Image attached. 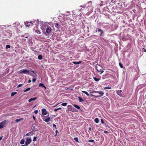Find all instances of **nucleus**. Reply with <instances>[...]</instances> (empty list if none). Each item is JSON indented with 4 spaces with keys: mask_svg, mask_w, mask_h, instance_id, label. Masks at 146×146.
Here are the masks:
<instances>
[{
    "mask_svg": "<svg viewBox=\"0 0 146 146\" xmlns=\"http://www.w3.org/2000/svg\"><path fill=\"white\" fill-rule=\"evenodd\" d=\"M22 119H16L15 121L17 123H18L21 121Z\"/></svg>",
    "mask_w": 146,
    "mask_h": 146,
    "instance_id": "c85d7f7f",
    "label": "nucleus"
},
{
    "mask_svg": "<svg viewBox=\"0 0 146 146\" xmlns=\"http://www.w3.org/2000/svg\"><path fill=\"white\" fill-rule=\"evenodd\" d=\"M94 141V140H88V142H93Z\"/></svg>",
    "mask_w": 146,
    "mask_h": 146,
    "instance_id": "2f4dec72",
    "label": "nucleus"
},
{
    "mask_svg": "<svg viewBox=\"0 0 146 146\" xmlns=\"http://www.w3.org/2000/svg\"><path fill=\"white\" fill-rule=\"evenodd\" d=\"M25 140L24 139H23L21 140V141H20V143L21 144H23L25 143Z\"/></svg>",
    "mask_w": 146,
    "mask_h": 146,
    "instance_id": "6ab92c4d",
    "label": "nucleus"
},
{
    "mask_svg": "<svg viewBox=\"0 0 146 146\" xmlns=\"http://www.w3.org/2000/svg\"><path fill=\"white\" fill-rule=\"evenodd\" d=\"M82 92L85 94H86L87 96H89V94L86 91H82Z\"/></svg>",
    "mask_w": 146,
    "mask_h": 146,
    "instance_id": "4be33fe9",
    "label": "nucleus"
},
{
    "mask_svg": "<svg viewBox=\"0 0 146 146\" xmlns=\"http://www.w3.org/2000/svg\"><path fill=\"white\" fill-rule=\"evenodd\" d=\"M42 114L44 115H46L48 113L46 110L45 108H43L42 110Z\"/></svg>",
    "mask_w": 146,
    "mask_h": 146,
    "instance_id": "423d86ee",
    "label": "nucleus"
},
{
    "mask_svg": "<svg viewBox=\"0 0 146 146\" xmlns=\"http://www.w3.org/2000/svg\"><path fill=\"white\" fill-rule=\"evenodd\" d=\"M31 141L32 140L31 138H27L26 140L25 145H27L29 144Z\"/></svg>",
    "mask_w": 146,
    "mask_h": 146,
    "instance_id": "39448f33",
    "label": "nucleus"
},
{
    "mask_svg": "<svg viewBox=\"0 0 146 146\" xmlns=\"http://www.w3.org/2000/svg\"><path fill=\"white\" fill-rule=\"evenodd\" d=\"M31 90V88H28L26 89H25V90H24V92H27L29 90Z\"/></svg>",
    "mask_w": 146,
    "mask_h": 146,
    "instance_id": "393cba45",
    "label": "nucleus"
},
{
    "mask_svg": "<svg viewBox=\"0 0 146 146\" xmlns=\"http://www.w3.org/2000/svg\"><path fill=\"white\" fill-rule=\"evenodd\" d=\"M81 11L82 13H84V12L83 11V9H81Z\"/></svg>",
    "mask_w": 146,
    "mask_h": 146,
    "instance_id": "79ce46f5",
    "label": "nucleus"
},
{
    "mask_svg": "<svg viewBox=\"0 0 146 146\" xmlns=\"http://www.w3.org/2000/svg\"><path fill=\"white\" fill-rule=\"evenodd\" d=\"M99 119H95V121L96 123H98L99 122Z\"/></svg>",
    "mask_w": 146,
    "mask_h": 146,
    "instance_id": "72a5a7b5",
    "label": "nucleus"
},
{
    "mask_svg": "<svg viewBox=\"0 0 146 146\" xmlns=\"http://www.w3.org/2000/svg\"><path fill=\"white\" fill-rule=\"evenodd\" d=\"M57 110H58L57 108V109H54V111H57Z\"/></svg>",
    "mask_w": 146,
    "mask_h": 146,
    "instance_id": "c03bdc74",
    "label": "nucleus"
},
{
    "mask_svg": "<svg viewBox=\"0 0 146 146\" xmlns=\"http://www.w3.org/2000/svg\"><path fill=\"white\" fill-rule=\"evenodd\" d=\"M25 24L27 27H29V26H32L33 25V24L32 23V22H28L26 21L25 23Z\"/></svg>",
    "mask_w": 146,
    "mask_h": 146,
    "instance_id": "20e7f679",
    "label": "nucleus"
},
{
    "mask_svg": "<svg viewBox=\"0 0 146 146\" xmlns=\"http://www.w3.org/2000/svg\"><path fill=\"white\" fill-rule=\"evenodd\" d=\"M36 32L38 34H40V31H39V30H36Z\"/></svg>",
    "mask_w": 146,
    "mask_h": 146,
    "instance_id": "c9c22d12",
    "label": "nucleus"
},
{
    "mask_svg": "<svg viewBox=\"0 0 146 146\" xmlns=\"http://www.w3.org/2000/svg\"><path fill=\"white\" fill-rule=\"evenodd\" d=\"M95 119H98V118H96Z\"/></svg>",
    "mask_w": 146,
    "mask_h": 146,
    "instance_id": "052dcab7",
    "label": "nucleus"
},
{
    "mask_svg": "<svg viewBox=\"0 0 146 146\" xmlns=\"http://www.w3.org/2000/svg\"><path fill=\"white\" fill-rule=\"evenodd\" d=\"M96 69L98 71L100 72V73H103L104 71L102 69V67L98 65L96 66Z\"/></svg>",
    "mask_w": 146,
    "mask_h": 146,
    "instance_id": "7ed1b4c3",
    "label": "nucleus"
},
{
    "mask_svg": "<svg viewBox=\"0 0 146 146\" xmlns=\"http://www.w3.org/2000/svg\"><path fill=\"white\" fill-rule=\"evenodd\" d=\"M47 119H50V117H48Z\"/></svg>",
    "mask_w": 146,
    "mask_h": 146,
    "instance_id": "6e6d98bb",
    "label": "nucleus"
},
{
    "mask_svg": "<svg viewBox=\"0 0 146 146\" xmlns=\"http://www.w3.org/2000/svg\"><path fill=\"white\" fill-rule=\"evenodd\" d=\"M37 138L36 137H34L33 138V141H35L36 140Z\"/></svg>",
    "mask_w": 146,
    "mask_h": 146,
    "instance_id": "473e14b6",
    "label": "nucleus"
},
{
    "mask_svg": "<svg viewBox=\"0 0 146 146\" xmlns=\"http://www.w3.org/2000/svg\"><path fill=\"white\" fill-rule=\"evenodd\" d=\"M37 99V98L35 97L33 98H31L28 101L29 102H31L32 101H34L35 100Z\"/></svg>",
    "mask_w": 146,
    "mask_h": 146,
    "instance_id": "f8f14e48",
    "label": "nucleus"
},
{
    "mask_svg": "<svg viewBox=\"0 0 146 146\" xmlns=\"http://www.w3.org/2000/svg\"><path fill=\"white\" fill-rule=\"evenodd\" d=\"M104 88L105 89H110L111 88V87H107L105 88Z\"/></svg>",
    "mask_w": 146,
    "mask_h": 146,
    "instance_id": "a19ab883",
    "label": "nucleus"
},
{
    "mask_svg": "<svg viewBox=\"0 0 146 146\" xmlns=\"http://www.w3.org/2000/svg\"><path fill=\"white\" fill-rule=\"evenodd\" d=\"M92 127H90L88 129V132L90 133V131H92Z\"/></svg>",
    "mask_w": 146,
    "mask_h": 146,
    "instance_id": "5701e85b",
    "label": "nucleus"
},
{
    "mask_svg": "<svg viewBox=\"0 0 146 146\" xmlns=\"http://www.w3.org/2000/svg\"><path fill=\"white\" fill-rule=\"evenodd\" d=\"M44 121L46 122H48L50 121V119H43Z\"/></svg>",
    "mask_w": 146,
    "mask_h": 146,
    "instance_id": "c756f323",
    "label": "nucleus"
},
{
    "mask_svg": "<svg viewBox=\"0 0 146 146\" xmlns=\"http://www.w3.org/2000/svg\"><path fill=\"white\" fill-rule=\"evenodd\" d=\"M17 93V92H12L11 94V96H13L16 94Z\"/></svg>",
    "mask_w": 146,
    "mask_h": 146,
    "instance_id": "dca6fc26",
    "label": "nucleus"
},
{
    "mask_svg": "<svg viewBox=\"0 0 146 146\" xmlns=\"http://www.w3.org/2000/svg\"><path fill=\"white\" fill-rule=\"evenodd\" d=\"M78 99L79 100V101L80 102H83L84 101L83 99L82 98H81V97H78Z\"/></svg>",
    "mask_w": 146,
    "mask_h": 146,
    "instance_id": "aec40b11",
    "label": "nucleus"
},
{
    "mask_svg": "<svg viewBox=\"0 0 146 146\" xmlns=\"http://www.w3.org/2000/svg\"><path fill=\"white\" fill-rule=\"evenodd\" d=\"M82 62L81 61H79L78 62H74L72 63L75 64H77L81 63Z\"/></svg>",
    "mask_w": 146,
    "mask_h": 146,
    "instance_id": "2eb2a0df",
    "label": "nucleus"
},
{
    "mask_svg": "<svg viewBox=\"0 0 146 146\" xmlns=\"http://www.w3.org/2000/svg\"><path fill=\"white\" fill-rule=\"evenodd\" d=\"M38 112V111L37 110H35V111H34V113L35 114H36Z\"/></svg>",
    "mask_w": 146,
    "mask_h": 146,
    "instance_id": "4c0bfd02",
    "label": "nucleus"
},
{
    "mask_svg": "<svg viewBox=\"0 0 146 146\" xmlns=\"http://www.w3.org/2000/svg\"><path fill=\"white\" fill-rule=\"evenodd\" d=\"M73 109H74V108H73Z\"/></svg>",
    "mask_w": 146,
    "mask_h": 146,
    "instance_id": "bf43d9fd",
    "label": "nucleus"
},
{
    "mask_svg": "<svg viewBox=\"0 0 146 146\" xmlns=\"http://www.w3.org/2000/svg\"><path fill=\"white\" fill-rule=\"evenodd\" d=\"M39 86L40 87H42L46 89V86L42 83H40L39 84Z\"/></svg>",
    "mask_w": 146,
    "mask_h": 146,
    "instance_id": "9b49d317",
    "label": "nucleus"
},
{
    "mask_svg": "<svg viewBox=\"0 0 146 146\" xmlns=\"http://www.w3.org/2000/svg\"><path fill=\"white\" fill-rule=\"evenodd\" d=\"M38 58L39 60H42V56L41 55H39L38 56Z\"/></svg>",
    "mask_w": 146,
    "mask_h": 146,
    "instance_id": "f3484780",
    "label": "nucleus"
},
{
    "mask_svg": "<svg viewBox=\"0 0 146 146\" xmlns=\"http://www.w3.org/2000/svg\"><path fill=\"white\" fill-rule=\"evenodd\" d=\"M117 93V94L119 96H122V94H121V92H122V90H117L116 91Z\"/></svg>",
    "mask_w": 146,
    "mask_h": 146,
    "instance_id": "9d476101",
    "label": "nucleus"
},
{
    "mask_svg": "<svg viewBox=\"0 0 146 146\" xmlns=\"http://www.w3.org/2000/svg\"><path fill=\"white\" fill-rule=\"evenodd\" d=\"M98 32H100V35L101 36H103L102 35L104 33L102 29H98Z\"/></svg>",
    "mask_w": 146,
    "mask_h": 146,
    "instance_id": "1a4fd4ad",
    "label": "nucleus"
},
{
    "mask_svg": "<svg viewBox=\"0 0 146 146\" xmlns=\"http://www.w3.org/2000/svg\"><path fill=\"white\" fill-rule=\"evenodd\" d=\"M95 92L98 93L99 94V95L98 96H95L97 97L102 96L104 94V93L102 91H95Z\"/></svg>",
    "mask_w": 146,
    "mask_h": 146,
    "instance_id": "0eeeda50",
    "label": "nucleus"
},
{
    "mask_svg": "<svg viewBox=\"0 0 146 146\" xmlns=\"http://www.w3.org/2000/svg\"><path fill=\"white\" fill-rule=\"evenodd\" d=\"M31 72H33V74H31V75L33 76V77H36L37 76L36 74L34 71H31Z\"/></svg>",
    "mask_w": 146,
    "mask_h": 146,
    "instance_id": "ddd939ff",
    "label": "nucleus"
},
{
    "mask_svg": "<svg viewBox=\"0 0 146 146\" xmlns=\"http://www.w3.org/2000/svg\"><path fill=\"white\" fill-rule=\"evenodd\" d=\"M101 122L102 123V124H104V125L106 127L107 126L106 125V124L105 123H104V121L103 120V119H101Z\"/></svg>",
    "mask_w": 146,
    "mask_h": 146,
    "instance_id": "a878e982",
    "label": "nucleus"
},
{
    "mask_svg": "<svg viewBox=\"0 0 146 146\" xmlns=\"http://www.w3.org/2000/svg\"><path fill=\"white\" fill-rule=\"evenodd\" d=\"M104 132L105 133H108V132L107 131H104Z\"/></svg>",
    "mask_w": 146,
    "mask_h": 146,
    "instance_id": "a18cd8bd",
    "label": "nucleus"
},
{
    "mask_svg": "<svg viewBox=\"0 0 146 146\" xmlns=\"http://www.w3.org/2000/svg\"><path fill=\"white\" fill-rule=\"evenodd\" d=\"M30 71L31 72V71H33L31 69Z\"/></svg>",
    "mask_w": 146,
    "mask_h": 146,
    "instance_id": "4d7b16f0",
    "label": "nucleus"
},
{
    "mask_svg": "<svg viewBox=\"0 0 146 146\" xmlns=\"http://www.w3.org/2000/svg\"><path fill=\"white\" fill-rule=\"evenodd\" d=\"M94 80H95V81H96V82L100 80V78H98L96 77H94Z\"/></svg>",
    "mask_w": 146,
    "mask_h": 146,
    "instance_id": "412c9836",
    "label": "nucleus"
},
{
    "mask_svg": "<svg viewBox=\"0 0 146 146\" xmlns=\"http://www.w3.org/2000/svg\"><path fill=\"white\" fill-rule=\"evenodd\" d=\"M23 84H19L18 86H17V87H18L19 88V87H21V86H23Z\"/></svg>",
    "mask_w": 146,
    "mask_h": 146,
    "instance_id": "f704fd0d",
    "label": "nucleus"
},
{
    "mask_svg": "<svg viewBox=\"0 0 146 146\" xmlns=\"http://www.w3.org/2000/svg\"><path fill=\"white\" fill-rule=\"evenodd\" d=\"M54 25L55 27L57 28H59L60 27V25L58 23H55Z\"/></svg>",
    "mask_w": 146,
    "mask_h": 146,
    "instance_id": "4468645a",
    "label": "nucleus"
},
{
    "mask_svg": "<svg viewBox=\"0 0 146 146\" xmlns=\"http://www.w3.org/2000/svg\"><path fill=\"white\" fill-rule=\"evenodd\" d=\"M55 132L56 133V134L55 135V136L57 134V133H58V131L57 130H56V131H55Z\"/></svg>",
    "mask_w": 146,
    "mask_h": 146,
    "instance_id": "49530a36",
    "label": "nucleus"
},
{
    "mask_svg": "<svg viewBox=\"0 0 146 146\" xmlns=\"http://www.w3.org/2000/svg\"><path fill=\"white\" fill-rule=\"evenodd\" d=\"M74 139L77 142H79L78 141V139L77 137H74Z\"/></svg>",
    "mask_w": 146,
    "mask_h": 146,
    "instance_id": "b1692460",
    "label": "nucleus"
},
{
    "mask_svg": "<svg viewBox=\"0 0 146 146\" xmlns=\"http://www.w3.org/2000/svg\"><path fill=\"white\" fill-rule=\"evenodd\" d=\"M29 71L28 70L26 69H24L21 70L19 72V73L20 74H29Z\"/></svg>",
    "mask_w": 146,
    "mask_h": 146,
    "instance_id": "f257e3e1",
    "label": "nucleus"
},
{
    "mask_svg": "<svg viewBox=\"0 0 146 146\" xmlns=\"http://www.w3.org/2000/svg\"><path fill=\"white\" fill-rule=\"evenodd\" d=\"M74 106L76 108H77L78 109H80V107L78 105L74 104Z\"/></svg>",
    "mask_w": 146,
    "mask_h": 146,
    "instance_id": "a211bd4d",
    "label": "nucleus"
},
{
    "mask_svg": "<svg viewBox=\"0 0 146 146\" xmlns=\"http://www.w3.org/2000/svg\"><path fill=\"white\" fill-rule=\"evenodd\" d=\"M58 110H60V109H61V108H57Z\"/></svg>",
    "mask_w": 146,
    "mask_h": 146,
    "instance_id": "8fccbe9b",
    "label": "nucleus"
},
{
    "mask_svg": "<svg viewBox=\"0 0 146 146\" xmlns=\"http://www.w3.org/2000/svg\"><path fill=\"white\" fill-rule=\"evenodd\" d=\"M52 31V29L50 27H47L46 29V33H50Z\"/></svg>",
    "mask_w": 146,
    "mask_h": 146,
    "instance_id": "6e6552de",
    "label": "nucleus"
},
{
    "mask_svg": "<svg viewBox=\"0 0 146 146\" xmlns=\"http://www.w3.org/2000/svg\"><path fill=\"white\" fill-rule=\"evenodd\" d=\"M33 119H35V117L34 116H33Z\"/></svg>",
    "mask_w": 146,
    "mask_h": 146,
    "instance_id": "603ef678",
    "label": "nucleus"
},
{
    "mask_svg": "<svg viewBox=\"0 0 146 146\" xmlns=\"http://www.w3.org/2000/svg\"><path fill=\"white\" fill-rule=\"evenodd\" d=\"M10 46L9 45H7L6 46V48L7 49H8V48H10Z\"/></svg>",
    "mask_w": 146,
    "mask_h": 146,
    "instance_id": "7c9ffc66",
    "label": "nucleus"
},
{
    "mask_svg": "<svg viewBox=\"0 0 146 146\" xmlns=\"http://www.w3.org/2000/svg\"><path fill=\"white\" fill-rule=\"evenodd\" d=\"M31 80L30 79L28 81V83H30L31 82Z\"/></svg>",
    "mask_w": 146,
    "mask_h": 146,
    "instance_id": "37998d69",
    "label": "nucleus"
},
{
    "mask_svg": "<svg viewBox=\"0 0 146 146\" xmlns=\"http://www.w3.org/2000/svg\"><path fill=\"white\" fill-rule=\"evenodd\" d=\"M27 145H22L21 146H27Z\"/></svg>",
    "mask_w": 146,
    "mask_h": 146,
    "instance_id": "864d4df0",
    "label": "nucleus"
},
{
    "mask_svg": "<svg viewBox=\"0 0 146 146\" xmlns=\"http://www.w3.org/2000/svg\"><path fill=\"white\" fill-rule=\"evenodd\" d=\"M2 138H3V136H1V137H0V140H1L2 139Z\"/></svg>",
    "mask_w": 146,
    "mask_h": 146,
    "instance_id": "de8ad7c7",
    "label": "nucleus"
},
{
    "mask_svg": "<svg viewBox=\"0 0 146 146\" xmlns=\"http://www.w3.org/2000/svg\"><path fill=\"white\" fill-rule=\"evenodd\" d=\"M145 98L146 99V95H145Z\"/></svg>",
    "mask_w": 146,
    "mask_h": 146,
    "instance_id": "13d9d810",
    "label": "nucleus"
},
{
    "mask_svg": "<svg viewBox=\"0 0 146 146\" xmlns=\"http://www.w3.org/2000/svg\"><path fill=\"white\" fill-rule=\"evenodd\" d=\"M119 65L120 67L121 68H123V65L122 64L121 62H119Z\"/></svg>",
    "mask_w": 146,
    "mask_h": 146,
    "instance_id": "bb28decb",
    "label": "nucleus"
},
{
    "mask_svg": "<svg viewBox=\"0 0 146 146\" xmlns=\"http://www.w3.org/2000/svg\"><path fill=\"white\" fill-rule=\"evenodd\" d=\"M36 80V79L35 78H33L32 80V81L33 82H35Z\"/></svg>",
    "mask_w": 146,
    "mask_h": 146,
    "instance_id": "e433bc0d",
    "label": "nucleus"
},
{
    "mask_svg": "<svg viewBox=\"0 0 146 146\" xmlns=\"http://www.w3.org/2000/svg\"><path fill=\"white\" fill-rule=\"evenodd\" d=\"M90 3V4H92V1H90V2H89L88 3Z\"/></svg>",
    "mask_w": 146,
    "mask_h": 146,
    "instance_id": "3c124183",
    "label": "nucleus"
},
{
    "mask_svg": "<svg viewBox=\"0 0 146 146\" xmlns=\"http://www.w3.org/2000/svg\"><path fill=\"white\" fill-rule=\"evenodd\" d=\"M144 52H146V50H144Z\"/></svg>",
    "mask_w": 146,
    "mask_h": 146,
    "instance_id": "5fc2aeb1",
    "label": "nucleus"
},
{
    "mask_svg": "<svg viewBox=\"0 0 146 146\" xmlns=\"http://www.w3.org/2000/svg\"><path fill=\"white\" fill-rule=\"evenodd\" d=\"M53 126L54 127H55V128L56 129V125L55 124H53Z\"/></svg>",
    "mask_w": 146,
    "mask_h": 146,
    "instance_id": "58836bf2",
    "label": "nucleus"
},
{
    "mask_svg": "<svg viewBox=\"0 0 146 146\" xmlns=\"http://www.w3.org/2000/svg\"><path fill=\"white\" fill-rule=\"evenodd\" d=\"M80 7H83V8H85V6H82V5L80 6Z\"/></svg>",
    "mask_w": 146,
    "mask_h": 146,
    "instance_id": "09e8293b",
    "label": "nucleus"
},
{
    "mask_svg": "<svg viewBox=\"0 0 146 146\" xmlns=\"http://www.w3.org/2000/svg\"><path fill=\"white\" fill-rule=\"evenodd\" d=\"M67 103H63L62 105L63 106H66L67 105Z\"/></svg>",
    "mask_w": 146,
    "mask_h": 146,
    "instance_id": "cd10ccee",
    "label": "nucleus"
},
{
    "mask_svg": "<svg viewBox=\"0 0 146 146\" xmlns=\"http://www.w3.org/2000/svg\"><path fill=\"white\" fill-rule=\"evenodd\" d=\"M30 132L28 133H27L26 134V135L27 136H29V135H30Z\"/></svg>",
    "mask_w": 146,
    "mask_h": 146,
    "instance_id": "ea45409f",
    "label": "nucleus"
},
{
    "mask_svg": "<svg viewBox=\"0 0 146 146\" xmlns=\"http://www.w3.org/2000/svg\"><path fill=\"white\" fill-rule=\"evenodd\" d=\"M7 122V121L5 120L4 121H2L0 123V129H2L4 127L6 124Z\"/></svg>",
    "mask_w": 146,
    "mask_h": 146,
    "instance_id": "f03ea898",
    "label": "nucleus"
}]
</instances>
